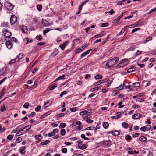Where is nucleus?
I'll use <instances>...</instances> for the list:
<instances>
[{"instance_id": "nucleus-1", "label": "nucleus", "mask_w": 156, "mask_h": 156, "mask_svg": "<svg viewBox=\"0 0 156 156\" xmlns=\"http://www.w3.org/2000/svg\"><path fill=\"white\" fill-rule=\"evenodd\" d=\"M118 61V58L117 57H115L108 61L107 62L106 66L108 68H110L114 65Z\"/></svg>"}, {"instance_id": "nucleus-2", "label": "nucleus", "mask_w": 156, "mask_h": 156, "mask_svg": "<svg viewBox=\"0 0 156 156\" xmlns=\"http://www.w3.org/2000/svg\"><path fill=\"white\" fill-rule=\"evenodd\" d=\"M6 66H5L0 70V76H5L8 73Z\"/></svg>"}, {"instance_id": "nucleus-3", "label": "nucleus", "mask_w": 156, "mask_h": 156, "mask_svg": "<svg viewBox=\"0 0 156 156\" xmlns=\"http://www.w3.org/2000/svg\"><path fill=\"white\" fill-rule=\"evenodd\" d=\"M5 5L8 10H11L13 9V5L9 2H5Z\"/></svg>"}, {"instance_id": "nucleus-4", "label": "nucleus", "mask_w": 156, "mask_h": 156, "mask_svg": "<svg viewBox=\"0 0 156 156\" xmlns=\"http://www.w3.org/2000/svg\"><path fill=\"white\" fill-rule=\"evenodd\" d=\"M31 126L30 125L26 126L23 129L19 131L17 133H20L21 131H24V132L23 133H25L31 128Z\"/></svg>"}, {"instance_id": "nucleus-5", "label": "nucleus", "mask_w": 156, "mask_h": 156, "mask_svg": "<svg viewBox=\"0 0 156 156\" xmlns=\"http://www.w3.org/2000/svg\"><path fill=\"white\" fill-rule=\"evenodd\" d=\"M10 21L11 25L14 24L17 21L16 17L14 15H12L10 18Z\"/></svg>"}, {"instance_id": "nucleus-6", "label": "nucleus", "mask_w": 156, "mask_h": 156, "mask_svg": "<svg viewBox=\"0 0 156 156\" xmlns=\"http://www.w3.org/2000/svg\"><path fill=\"white\" fill-rule=\"evenodd\" d=\"M6 45L7 48L9 49H11L12 48L13 44L12 42L9 40L6 41L5 43Z\"/></svg>"}, {"instance_id": "nucleus-7", "label": "nucleus", "mask_w": 156, "mask_h": 156, "mask_svg": "<svg viewBox=\"0 0 156 156\" xmlns=\"http://www.w3.org/2000/svg\"><path fill=\"white\" fill-rule=\"evenodd\" d=\"M3 33L6 37H10V36L11 35V33L10 32L8 31L7 30H5L3 32Z\"/></svg>"}, {"instance_id": "nucleus-8", "label": "nucleus", "mask_w": 156, "mask_h": 156, "mask_svg": "<svg viewBox=\"0 0 156 156\" xmlns=\"http://www.w3.org/2000/svg\"><path fill=\"white\" fill-rule=\"evenodd\" d=\"M142 117L140 113H136L134 114L132 116V118L133 119H137Z\"/></svg>"}, {"instance_id": "nucleus-9", "label": "nucleus", "mask_w": 156, "mask_h": 156, "mask_svg": "<svg viewBox=\"0 0 156 156\" xmlns=\"http://www.w3.org/2000/svg\"><path fill=\"white\" fill-rule=\"evenodd\" d=\"M128 27H129L128 26H125V27L118 34H117V35L116 36H118L121 35L122 34H123L124 32L125 31H126L127 30V28Z\"/></svg>"}, {"instance_id": "nucleus-10", "label": "nucleus", "mask_w": 156, "mask_h": 156, "mask_svg": "<svg viewBox=\"0 0 156 156\" xmlns=\"http://www.w3.org/2000/svg\"><path fill=\"white\" fill-rule=\"evenodd\" d=\"M106 81V79H104L103 80H100L99 81L96 83L95 84V86H97L101 84H102V83L105 82Z\"/></svg>"}, {"instance_id": "nucleus-11", "label": "nucleus", "mask_w": 156, "mask_h": 156, "mask_svg": "<svg viewBox=\"0 0 156 156\" xmlns=\"http://www.w3.org/2000/svg\"><path fill=\"white\" fill-rule=\"evenodd\" d=\"M26 148L24 147H21L20 149V152L22 155L24 154L26 152L25 149Z\"/></svg>"}, {"instance_id": "nucleus-12", "label": "nucleus", "mask_w": 156, "mask_h": 156, "mask_svg": "<svg viewBox=\"0 0 156 156\" xmlns=\"http://www.w3.org/2000/svg\"><path fill=\"white\" fill-rule=\"evenodd\" d=\"M127 64V62H123L118 64L117 66V67L118 68L122 67L126 65Z\"/></svg>"}, {"instance_id": "nucleus-13", "label": "nucleus", "mask_w": 156, "mask_h": 156, "mask_svg": "<svg viewBox=\"0 0 156 156\" xmlns=\"http://www.w3.org/2000/svg\"><path fill=\"white\" fill-rule=\"evenodd\" d=\"M88 46V45L84 46L83 47H82V48H79L76 51V53H78L81 51L82 50L84 49L87 47Z\"/></svg>"}, {"instance_id": "nucleus-14", "label": "nucleus", "mask_w": 156, "mask_h": 156, "mask_svg": "<svg viewBox=\"0 0 156 156\" xmlns=\"http://www.w3.org/2000/svg\"><path fill=\"white\" fill-rule=\"evenodd\" d=\"M102 143L105 146H108L110 144V142L108 141H105V140H104Z\"/></svg>"}, {"instance_id": "nucleus-15", "label": "nucleus", "mask_w": 156, "mask_h": 156, "mask_svg": "<svg viewBox=\"0 0 156 156\" xmlns=\"http://www.w3.org/2000/svg\"><path fill=\"white\" fill-rule=\"evenodd\" d=\"M136 70V68L134 67H131L130 68L128 69L127 70V72L130 73Z\"/></svg>"}, {"instance_id": "nucleus-16", "label": "nucleus", "mask_w": 156, "mask_h": 156, "mask_svg": "<svg viewBox=\"0 0 156 156\" xmlns=\"http://www.w3.org/2000/svg\"><path fill=\"white\" fill-rule=\"evenodd\" d=\"M42 23L45 26H48L49 25V22L45 20H42Z\"/></svg>"}, {"instance_id": "nucleus-17", "label": "nucleus", "mask_w": 156, "mask_h": 156, "mask_svg": "<svg viewBox=\"0 0 156 156\" xmlns=\"http://www.w3.org/2000/svg\"><path fill=\"white\" fill-rule=\"evenodd\" d=\"M50 114V112H46L45 114L42 115L41 117H40V119H43L44 118L46 117L47 116H48V115H49Z\"/></svg>"}, {"instance_id": "nucleus-18", "label": "nucleus", "mask_w": 156, "mask_h": 156, "mask_svg": "<svg viewBox=\"0 0 156 156\" xmlns=\"http://www.w3.org/2000/svg\"><path fill=\"white\" fill-rule=\"evenodd\" d=\"M87 145H86V144H83L82 146H80V145H78V148L80 149L81 150H83L86 148H87Z\"/></svg>"}, {"instance_id": "nucleus-19", "label": "nucleus", "mask_w": 156, "mask_h": 156, "mask_svg": "<svg viewBox=\"0 0 156 156\" xmlns=\"http://www.w3.org/2000/svg\"><path fill=\"white\" fill-rule=\"evenodd\" d=\"M111 133H112L113 135L117 136L120 133L118 131L115 130L114 131H111Z\"/></svg>"}, {"instance_id": "nucleus-20", "label": "nucleus", "mask_w": 156, "mask_h": 156, "mask_svg": "<svg viewBox=\"0 0 156 156\" xmlns=\"http://www.w3.org/2000/svg\"><path fill=\"white\" fill-rule=\"evenodd\" d=\"M22 31L23 33H26L27 30V27L26 26H22L21 27Z\"/></svg>"}, {"instance_id": "nucleus-21", "label": "nucleus", "mask_w": 156, "mask_h": 156, "mask_svg": "<svg viewBox=\"0 0 156 156\" xmlns=\"http://www.w3.org/2000/svg\"><path fill=\"white\" fill-rule=\"evenodd\" d=\"M140 84L139 82L134 83L132 84V86L134 87H138L140 86Z\"/></svg>"}, {"instance_id": "nucleus-22", "label": "nucleus", "mask_w": 156, "mask_h": 156, "mask_svg": "<svg viewBox=\"0 0 156 156\" xmlns=\"http://www.w3.org/2000/svg\"><path fill=\"white\" fill-rule=\"evenodd\" d=\"M58 52V49H55L54 50L53 52L52 53V55L54 56H55L57 55Z\"/></svg>"}, {"instance_id": "nucleus-23", "label": "nucleus", "mask_w": 156, "mask_h": 156, "mask_svg": "<svg viewBox=\"0 0 156 156\" xmlns=\"http://www.w3.org/2000/svg\"><path fill=\"white\" fill-rule=\"evenodd\" d=\"M34 137L36 140H41L42 138V136L41 134L36 135L34 136Z\"/></svg>"}, {"instance_id": "nucleus-24", "label": "nucleus", "mask_w": 156, "mask_h": 156, "mask_svg": "<svg viewBox=\"0 0 156 156\" xmlns=\"http://www.w3.org/2000/svg\"><path fill=\"white\" fill-rule=\"evenodd\" d=\"M139 139L140 141H141L145 142L147 140V138L145 137L144 136H142Z\"/></svg>"}, {"instance_id": "nucleus-25", "label": "nucleus", "mask_w": 156, "mask_h": 156, "mask_svg": "<svg viewBox=\"0 0 156 156\" xmlns=\"http://www.w3.org/2000/svg\"><path fill=\"white\" fill-rule=\"evenodd\" d=\"M23 138L22 137H18L16 140V143H19L23 140Z\"/></svg>"}, {"instance_id": "nucleus-26", "label": "nucleus", "mask_w": 156, "mask_h": 156, "mask_svg": "<svg viewBox=\"0 0 156 156\" xmlns=\"http://www.w3.org/2000/svg\"><path fill=\"white\" fill-rule=\"evenodd\" d=\"M140 130L143 131V132H145L146 131H148L149 130L147 129V128L146 127V126H144L143 127H142L140 128Z\"/></svg>"}, {"instance_id": "nucleus-27", "label": "nucleus", "mask_w": 156, "mask_h": 156, "mask_svg": "<svg viewBox=\"0 0 156 156\" xmlns=\"http://www.w3.org/2000/svg\"><path fill=\"white\" fill-rule=\"evenodd\" d=\"M122 126L123 127L127 129L128 128V124L126 122H123L122 124Z\"/></svg>"}, {"instance_id": "nucleus-28", "label": "nucleus", "mask_w": 156, "mask_h": 156, "mask_svg": "<svg viewBox=\"0 0 156 156\" xmlns=\"http://www.w3.org/2000/svg\"><path fill=\"white\" fill-rule=\"evenodd\" d=\"M104 128L105 129L108 128L109 126V124L107 122H105L103 124Z\"/></svg>"}, {"instance_id": "nucleus-29", "label": "nucleus", "mask_w": 156, "mask_h": 156, "mask_svg": "<svg viewBox=\"0 0 156 156\" xmlns=\"http://www.w3.org/2000/svg\"><path fill=\"white\" fill-rule=\"evenodd\" d=\"M37 10L39 11L41 10L42 8V5H37Z\"/></svg>"}, {"instance_id": "nucleus-30", "label": "nucleus", "mask_w": 156, "mask_h": 156, "mask_svg": "<svg viewBox=\"0 0 156 156\" xmlns=\"http://www.w3.org/2000/svg\"><path fill=\"white\" fill-rule=\"evenodd\" d=\"M66 124L65 123H61L59 126V128L60 129H62L65 127Z\"/></svg>"}, {"instance_id": "nucleus-31", "label": "nucleus", "mask_w": 156, "mask_h": 156, "mask_svg": "<svg viewBox=\"0 0 156 156\" xmlns=\"http://www.w3.org/2000/svg\"><path fill=\"white\" fill-rule=\"evenodd\" d=\"M104 35V32H102L100 34L95 35L94 37L96 38H98Z\"/></svg>"}, {"instance_id": "nucleus-32", "label": "nucleus", "mask_w": 156, "mask_h": 156, "mask_svg": "<svg viewBox=\"0 0 156 156\" xmlns=\"http://www.w3.org/2000/svg\"><path fill=\"white\" fill-rule=\"evenodd\" d=\"M50 142V141L48 140H46L44 142H43L41 143V144L42 145H44L47 144L48 143Z\"/></svg>"}, {"instance_id": "nucleus-33", "label": "nucleus", "mask_w": 156, "mask_h": 156, "mask_svg": "<svg viewBox=\"0 0 156 156\" xmlns=\"http://www.w3.org/2000/svg\"><path fill=\"white\" fill-rule=\"evenodd\" d=\"M102 78V76L100 74H98L95 76V78L96 79H101Z\"/></svg>"}, {"instance_id": "nucleus-34", "label": "nucleus", "mask_w": 156, "mask_h": 156, "mask_svg": "<svg viewBox=\"0 0 156 156\" xmlns=\"http://www.w3.org/2000/svg\"><path fill=\"white\" fill-rule=\"evenodd\" d=\"M87 110H84L81 111L80 112V114L81 115H83L85 114H87Z\"/></svg>"}, {"instance_id": "nucleus-35", "label": "nucleus", "mask_w": 156, "mask_h": 156, "mask_svg": "<svg viewBox=\"0 0 156 156\" xmlns=\"http://www.w3.org/2000/svg\"><path fill=\"white\" fill-rule=\"evenodd\" d=\"M124 86V84H123L122 85H121L119 87H117L116 88L119 90H121L123 89Z\"/></svg>"}, {"instance_id": "nucleus-36", "label": "nucleus", "mask_w": 156, "mask_h": 156, "mask_svg": "<svg viewBox=\"0 0 156 156\" xmlns=\"http://www.w3.org/2000/svg\"><path fill=\"white\" fill-rule=\"evenodd\" d=\"M64 77H65V75H63L61 76H59L58 77V78H57V79H55V81H57L59 80L64 79Z\"/></svg>"}, {"instance_id": "nucleus-37", "label": "nucleus", "mask_w": 156, "mask_h": 156, "mask_svg": "<svg viewBox=\"0 0 156 156\" xmlns=\"http://www.w3.org/2000/svg\"><path fill=\"white\" fill-rule=\"evenodd\" d=\"M9 41H13L16 42V41L17 40L16 38L13 37H9Z\"/></svg>"}, {"instance_id": "nucleus-38", "label": "nucleus", "mask_w": 156, "mask_h": 156, "mask_svg": "<svg viewBox=\"0 0 156 156\" xmlns=\"http://www.w3.org/2000/svg\"><path fill=\"white\" fill-rule=\"evenodd\" d=\"M57 86V85L56 84H55L54 85L52 86L49 89V90H52L54 89H55L56 87Z\"/></svg>"}, {"instance_id": "nucleus-39", "label": "nucleus", "mask_w": 156, "mask_h": 156, "mask_svg": "<svg viewBox=\"0 0 156 156\" xmlns=\"http://www.w3.org/2000/svg\"><path fill=\"white\" fill-rule=\"evenodd\" d=\"M29 106V104L28 102H26L23 105V107L24 108H25L27 109H28V106Z\"/></svg>"}, {"instance_id": "nucleus-40", "label": "nucleus", "mask_w": 156, "mask_h": 156, "mask_svg": "<svg viewBox=\"0 0 156 156\" xmlns=\"http://www.w3.org/2000/svg\"><path fill=\"white\" fill-rule=\"evenodd\" d=\"M60 133L61 134L62 136H64L66 134V130L64 129H62Z\"/></svg>"}, {"instance_id": "nucleus-41", "label": "nucleus", "mask_w": 156, "mask_h": 156, "mask_svg": "<svg viewBox=\"0 0 156 156\" xmlns=\"http://www.w3.org/2000/svg\"><path fill=\"white\" fill-rule=\"evenodd\" d=\"M136 100L138 102H142L144 101V100L143 98H138L137 99H136Z\"/></svg>"}, {"instance_id": "nucleus-42", "label": "nucleus", "mask_w": 156, "mask_h": 156, "mask_svg": "<svg viewBox=\"0 0 156 156\" xmlns=\"http://www.w3.org/2000/svg\"><path fill=\"white\" fill-rule=\"evenodd\" d=\"M41 106L39 105L37 106L36 108H35V110L36 112L39 111L41 109Z\"/></svg>"}, {"instance_id": "nucleus-43", "label": "nucleus", "mask_w": 156, "mask_h": 156, "mask_svg": "<svg viewBox=\"0 0 156 156\" xmlns=\"http://www.w3.org/2000/svg\"><path fill=\"white\" fill-rule=\"evenodd\" d=\"M64 115H65V114H64V113H60V114H58L57 115V118H58V119H59V118L60 117H63V116Z\"/></svg>"}, {"instance_id": "nucleus-44", "label": "nucleus", "mask_w": 156, "mask_h": 156, "mask_svg": "<svg viewBox=\"0 0 156 156\" xmlns=\"http://www.w3.org/2000/svg\"><path fill=\"white\" fill-rule=\"evenodd\" d=\"M140 29V28H137L135 29H133L131 32V33H133L134 32H135L136 31H138Z\"/></svg>"}, {"instance_id": "nucleus-45", "label": "nucleus", "mask_w": 156, "mask_h": 156, "mask_svg": "<svg viewBox=\"0 0 156 156\" xmlns=\"http://www.w3.org/2000/svg\"><path fill=\"white\" fill-rule=\"evenodd\" d=\"M125 139L126 140H131L132 139V137L130 135H126L125 137Z\"/></svg>"}, {"instance_id": "nucleus-46", "label": "nucleus", "mask_w": 156, "mask_h": 156, "mask_svg": "<svg viewBox=\"0 0 156 156\" xmlns=\"http://www.w3.org/2000/svg\"><path fill=\"white\" fill-rule=\"evenodd\" d=\"M13 138V136L12 135H9L7 136V138L8 140H11Z\"/></svg>"}, {"instance_id": "nucleus-47", "label": "nucleus", "mask_w": 156, "mask_h": 156, "mask_svg": "<svg viewBox=\"0 0 156 156\" xmlns=\"http://www.w3.org/2000/svg\"><path fill=\"white\" fill-rule=\"evenodd\" d=\"M122 102H119L118 104V105L119 106L118 107L119 108H123L124 106V105H122Z\"/></svg>"}, {"instance_id": "nucleus-48", "label": "nucleus", "mask_w": 156, "mask_h": 156, "mask_svg": "<svg viewBox=\"0 0 156 156\" xmlns=\"http://www.w3.org/2000/svg\"><path fill=\"white\" fill-rule=\"evenodd\" d=\"M67 93V92L66 91H63L60 94V96L61 97H62L63 95H66Z\"/></svg>"}, {"instance_id": "nucleus-49", "label": "nucleus", "mask_w": 156, "mask_h": 156, "mask_svg": "<svg viewBox=\"0 0 156 156\" xmlns=\"http://www.w3.org/2000/svg\"><path fill=\"white\" fill-rule=\"evenodd\" d=\"M152 39V37H149L147 38L144 41L145 43H146L147 42L149 41L150 40H151Z\"/></svg>"}, {"instance_id": "nucleus-50", "label": "nucleus", "mask_w": 156, "mask_h": 156, "mask_svg": "<svg viewBox=\"0 0 156 156\" xmlns=\"http://www.w3.org/2000/svg\"><path fill=\"white\" fill-rule=\"evenodd\" d=\"M6 110L5 107V105L2 106L1 107L0 110L2 112H3Z\"/></svg>"}, {"instance_id": "nucleus-51", "label": "nucleus", "mask_w": 156, "mask_h": 156, "mask_svg": "<svg viewBox=\"0 0 156 156\" xmlns=\"http://www.w3.org/2000/svg\"><path fill=\"white\" fill-rule=\"evenodd\" d=\"M121 115V113L119 112H116L115 114V116H116L117 118H119V116Z\"/></svg>"}, {"instance_id": "nucleus-52", "label": "nucleus", "mask_w": 156, "mask_h": 156, "mask_svg": "<svg viewBox=\"0 0 156 156\" xmlns=\"http://www.w3.org/2000/svg\"><path fill=\"white\" fill-rule=\"evenodd\" d=\"M23 53H21L18 55H17V57L20 58V59H21L23 56Z\"/></svg>"}, {"instance_id": "nucleus-53", "label": "nucleus", "mask_w": 156, "mask_h": 156, "mask_svg": "<svg viewBox=\"0 0 156 156\" xmlns=\"http://www.w3.org/2000/svg\"><path fill=\"white\" fill-rule=\"evenodd\" d=\"M108 24L107 23H103L102 24L101 26L103 27H105L108 26Z\"/></svg>"}, {"instance_id": "nucleus-54", "label": "nucleus", "mask_w": 156, "mask_h": 156, "mask_svg": "<svg viewBox=\"0 0 156 156\" xmlns=\"http://www.w3.org/2000/svg\"><path fill=\"white\" fill-rule=\"evenodd\" d=\"M55 135L54 132L53 131L51 133H49L48 134V136L49 137H51L52 136H54Z\"/></svg>"}, {"instance_id": "nucleus-55", "label": "nucleus", "mask_w": 156, "mask_h": 156, "mask_svg": "<svg viewBox=\"0 0 156 156\" xmlns=\"http://www.w3.org/2000/svg\"><path fill=\"white\" fill-rule=\"evenodd\" d=\"M61 151L62 153H66L67 152V149L66 148H63L62 149Z\"/></svg>"}, {"instance_id": "nucleus-56", "label": "nucleus", "mask_w": 156, "mask_h": 156, "mask_svg": "<svg viewBox=\"0 0 156 156\" xmlns=\"http://www.w3.org/2000/svg\"><path fill=\"white\" fill-rule=\"evenodd\" d=\"M86 121L88 123H91L93 122V121L91 119H88L86 120Z\"/></svg>"}, {"instance_id": "nucleus-57", "label": "nucleus", "mask_w": 156, "mask_h": 156, "mask_svg": "<svg viewBox=\"0 0 156 156\" xmlns=\"http://www.w3.org/2000/svg\"><path fill=\"white\" fill-rule=\"evenodd\" d=\"M36 38L38 40L40 41L42 39V37L41 35H37L36 36Z\"/></svg>"}, {"instance_id": "nucleus-58", "label": "nucleus", "mask_w": 156, "mask_h": 156, "mask_svg": "<svg viewBox=\"0 0 156 156\" xmlns=\"http://www.w3.org/2000/svg\"><path fill=\"white\" fill-rule=\"evenodd\" d=\"M137 64L141 68L144 67L145 65L144 64H140L138 63H137Z\"/></svg>"}, {"instance_id": "nucleus-59", "label": "nucleus", "mask_w": 156, "mask_h": 156, "mask_svg": "<svg viewBox=\"0 0 156 156\" xmlns=\"http://www.w3.org/2000/svg\"><path fill=\"white\" fill-rule=\"evenodd\" d=\"M119 93V91H114L112 94H113V96H115L118 94Z\"/></svg>"}, {"instance_id": "nucleus-60", "label": "nucleus", "mask_w": 156, "mask_h": 156, "mask_svg": "<svg viewBox=\"0 0 156 156\" xmlns=\"http://www.w3.org/2000/svg\"><path fill=\"white\" fill-rule=\"evenodd\" d=\"M123 13H122L121 15L119 16L116 19V20L119 21L120 20V19L123 16Z\"/></svg>"}, {"instance_id": "nucleus-61", "label": "nucleus", "mask_w": 156, "mask_h": 156, "mask_svg": "<svg viewBox=\"0 0 156 156\" xmlns=\"http://www.w3.org/2000/svg\"><path fill=\"white\" fill-rule=\"evenodd\" d=\"M139 136V134L138 133H136L132 135L133 137H136Z\"/></svg>"}, {"instance_id": "nucleus-62", "label": "nucleus", "mask_w": 156, "mask_h": 156, "mask_svg": "<svg viewBox=\"0 0 156 156\" xmlns=\"http://www.w3.org/2000/svg\"><path fill=\"white\" fill-rule=\"evenodd\" d=\"M59 47H60V48H61V49L62 50H64L65 48V46H63V44H62L60 45Z\"/></svg>"}, {"instance_id": "nucleus-63", "label": "nucleus", "mask_w": 156, "mask_h": 156, "mask_svg": "<svg viewBox=\"0 0 156 156\" xmlns=\"http://www.w3.org/2000/svg\"><path fill=\"white\" fill-rule=\"evenodd\" d=\"M14 59L16 62H18L20 60V58H19L18 57H17V56Z\"/></svg>"}, {"instance_id": "nucleus-64", "label": "nucleus", "mask_w": 156, "mask_h": 156, "mask_svg": "<svg viewBox=\"0 0 156 156\" xmlns=\"http://www.w3.org/2000/svg\"><path fill=\"white\" fill-rule=\"evenodd\" d=\"M10 153V151H8L5 153L4 154H3V156H8L9 153Z\"/></svg>"}]
</instances>
